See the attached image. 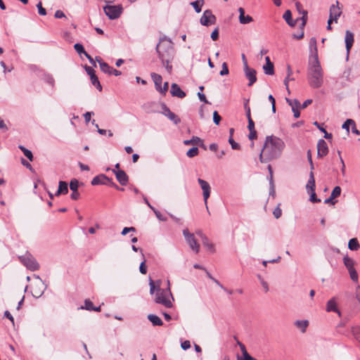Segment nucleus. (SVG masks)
<instances>
[{
	"label": "nucleus",
	"instance_id": "3",
	"mask_svg": "<svg viewBox=\"0 0 360 360\" xmlns=\"http://www.w3.org/2000/svg\"><path fill=\"white\" fill-rule=\"evenodd\" d=\"M307 79L309 85L313 89H319L323 84V71L317 54L312 60H309L307 68Z\"/></svg>",
	"mask_w": 360,
	"mask_h": 360
},
{
	"label": "nucleus",
	"instance_id": "40",
	"mask_svg": "<svg viewBox=\"0 0 360 360\" xmlns=\"http://www.w3.org/2000/svg\"><path fill=\"white\" fill-rule=\"evenodd\" d=\"M79 188V181L76 179H73L70 182V188L72 191H77Z\"/></svg>",
	"mask_w": 360,
	"mask_h": 360
},
{
	"label": "nucleus",
	"instance_id": "37",
	"mask_svg": "<svg viewBox=\"0 0 360 360\" xmlns=\"http://www.w3.org/2000/svg\"><path fill=\"white\" fill-rule=\"evenodd\" d=\"M100 68L104 73L111 75L112 68L110 67L107 63H100Z\"/></svg>",
	"mask_w": 360,
	"mask_h": 360
},
{
	"label": "nucleus",
	"instance_id": "1",
	"mask_svg": "<svg viewBox=\"0 0 360 360\" xmlns=\"http://www.w3.org/2000/svg\"><path fill=\"white\" fill-rule=\"evenodd\" d=\"M285 146L284 142L275 136H267L262 150L259 155L262 162H266L278 158Z\"/></svg>",
	"mask_w": 360,
	"mask_h": 360
},
{
	"label": "nucleus",
	"instance_id": "29",
	"mask_svg": "<svg viewBox=\"0 0 360 360\" xmlns=\"http://www.w3.org/2000/svg\"><path fill=\"white\" fill-rule=\"evenodd\" d=\"M202 243L203 245L205 248H207L209 251H210L211 252H215L214 245H213V243H211V241L209 240V238L207 236L203 237V239H202Z\"/></svg>",
	"mask_w": 360,
	"mask_h": 360
},
{
	"label": "nucleus",
	"instance_id": "8",
	"mask_svg": "<svg viewBox=\"0 0 360 360\" xmlns=\"http://www.w3.org/2000/svg\"><path fill=\"white\" fill-rule=\"evenodd\" d=\"M198 182L200 186L201 189L202 190V195L205 202V205L206 206L207 210H208L207 207V200L210 196L211 193V187L207 181L203 180L200 178L198 179Z\"/></svg>",
	"mask_w": 360,
	"mask_h": 360
},
{
	"label": "nucleus",
	"instance_id": "10",
	"mask_svg": "<svg viewBox=\"0 0 360 360\" xmlns=\"http://www.w3.org/2000/svg\"><path fill=\"white\" fill-rule=\"evenodd\" d=\"M161 113L167 117L169 120L174 122L175 124H178L180 123L181 120L176 115L174 112H172L169 108L165 103L161 104Z\"/></svg>",
	"mask_w": 360,
	"mask_h": 360
},
{
	"label": "nucleus",
	"instance_id": "16",
	"mask_svg": "<svg viewBox=\"0 0 360 360\" xmlns=\"http://www.w3.org/2000/svg\"><path fill=\"white\" fill-rule=\"evenodd\" d=\"M342 11L339 7V2L337 1L335 4H332L330 7V18H333L334 21L337 22L338 18L341 15Z\"/></svg>",
	"mask_w": 360,
	"mask_h": 360
},
{
	"label": "nucleus",
	"instance_id": "57",
	"mask_svg": "<svg viewBox=\"0 0 360 360\" xmlns=\"http://www.w3.org/2000/svg\"><path fill=\"white\" fill-rule=\"evenodd\" d=\"M135 231H136V229L134 227H133V226H131V227H124L122 229V231L121 234L123 235V236H125L129 232H135Z\"/></svg>",
	"mask_w": 360,
	"mask_h": 360
},
{
	"label": "nucleus",
	"instance_id": "50",
	"mask_svg": "<svg viewBox=\"0 0 360 360\" xmlns=\"http://www.w3.org/2000/svg\"><path fill=\"white\" fill-rule=\"evenodd\" d=\"M37 8L38 9V13L41 15H46V11L44 8L42 7L41 2H39L37 4Z\"/></svg>",
	"mask_w": 360,
	"mask_h": 360
},
{
	"label": "nucleus",
	"instance_id": "63",
	"mask_svg": "<svg viewBox=\"0 0 360 360\" xmlns=\"http://www.w3.org/2000/svg\"><path fill=\"white\" fill-rule=\"evenodd\" d=\"M168 87H169V83L167 82H166L164 83L163 86L162 87L161 86V89H159L158 91L162 94H165L166 92L168 91Z\"/></svg>",
	"mask_w": 360,
	"mask_h": 360
},
{
	"label": "nucleus",
	"instance_id": "21",
	"mask_svg": "<svg viewBox=\"0 0 360 360\" xmlns=\"http://www.w3.org/2000/svg\"><path fill=\"white\" fill-rule=\"evenodd\" d=\"M326 311L328 312L334 311L336 312L339 316H341V312L337 307V303L335 297H333L332 299L328 301L326 304Z\"/></svg>",
	"mask_w": 360,
	"mask_h": 360
},
{
	"label": "nucleus",
	"instance_id": "42",
	"mask_svg": "<svg viewBox=\"0 0 360 360\" xmlns=\"http://www.w3.org/2000/svg\"><path fill=\"white\" fill-rule=\"evenodd\" d=\"M94 304H93V302L91 301H90L89 300H86L84 301V307H81V309H84L86 310H89V311H92L94 309Z\"/></svg>",
	"mask_w": 360,
	"mask_h": 360
},
{
	"label": "nucleus",
	"instance_id": "55",
	"mask_svg": "<svg viewBox=\"0 0 360 360\" xmlns=\"http://www.w3.org/2000/svg\"><path fill=\"white\" fill-rule=\"evenodd\" d=\"M211 39L213 41H216L219 39V28H215L213 32L211 33Z\"/></svg>",
	"mask_w": 360,
	"mask_h": 360
},
{
	"label": "nucleus",
	"instance_id": "17",
	"mask_svg": "<svg viewBox=\"0 0 360 360\" xmlns=\"http://www.w3.org/2000/svg\"><path fill=\"white\" fill-rule=\"evenodd\" d=\"M295 6H296V9H297V12L300 14L302 15V16L300 17V20L302 21L301 27H304L307 23L308 13L306 10L303 9L302 5L298 1H297L295 3Z\"/></svg>",
	"mask_w": 360,
	"mask_h": 360
},
{
	"label": "nucleus",
	"instance_id": "13",
	"mask_svg": "<svg viewBox=\"0 0 360 360\" xmlns=\"http://www.w3.org/2000/svg\"><path fill=\"white\" fill-rule=\"evenodd\" d=\"M244 72L245 77L249 80L248 86H251L257 81V72L255 69L244 67Z\"/></svg>",
	"mask_w": 360,
	"mask_h": 360
},
{
	"label": "nucleus",
	"instance_id": "59",
	"mask_svg": "<svg viewBox=\"0 0 360 360\" xmlns=\"http://www.w3.org/2000/svg\"><path fill=\"white\" fill-rule=\"evenodd\" d=\"M273 214L275 217V218H276V219H278L281 217V216L282 214V211L279 207H277L274 209V210L273 212Z\"/></svg>",
	"mask_w": 360,
	"mask_h": 360
},
{
	"label": "nucleus",
	"instance_id": "54",
	"mask_svg": "<svg viewBox=\"0 0 360 360\" xmlns=\"http://www.w3.org/2000/svg\"><path fill=\"white\" fill-rule=\"evenodd\" d=\"M221 120V117L218 114L217 111H214L213 112V122H214V124L218 125L219 124Z\"/></svg>",
	"mask_w": 360,
	"mask_h": 360
},
{
	"label": "nucleus",
	"instance_id": "39",
	"mask_svg": "<svg viewBox=\"0 0 360 360\" xmlns=\"http://www.w3.org/2000/svg\"><path fill=\"white\" fill-rule=\"evenodd\" d=\"M341 188L339 186H335L331 192L330 196L331 198H335L340 195L341 194Z\"/></svg>",
	"mask_w": 360,
	"mask_h": 360
},
{
	"label": "nucleus",
	"instance_id": "43",
	"mask_svg": "<svg viewBox=\"0 0 360 360\" xmlns=\"http://www.w3.org/2000/svg\"><path fill=\"white\" fill-rule=\"evenodd\" d=\"M74 49L79 54H84L86 53V51L84 50V48L82 44L77 43L74 45Z\"/></svg>",
	"mask_w": 360,
	"mask_h": 360
},
{
	"label": "nucleus",
	"instance_id": "44",
	"mask_svg": "<svg viewBox=\"0 0 360 360\" xmlns=\"http://www.w3.org/2000/svg\"><path fill=\"white\" fill-rule=\"evenodd\" d=\"M352 124V125H354V121L353 120H351V119H347L345 123L342 124V128L345 129L347 133H349V125Z\"/></svg>",
	"mask_w": 360,
	"mask_h": 360
},
{
	"label": "nucleus",
	"instance_id": "35",
	"mask_svg": "<svg viewBox=\"0 0 360 360\" xmlns=\"http://www.w3.org/2000/svg\"><path fill=\"white\" fill-rule=\"evenodd\" d=\"M309 47L311 49V54L313 55V58L317 53V47H316V40L315 38H311L309 41Z\"/></svg>",
	"mask_w": 360,
	"mask_h": 360
},
{
	"label": "nucleus",
	"instance_id": "34",
	"mask_svg": "<svg viewBox=\"0 0 360 360\" xmlns=\"http://www.w3.org/2000/svg\"><path fill=\"white\" fill-rule=\"evenodd\" d=\"M91 79V82L92 83V84L99 91H102V86L98 80V77L96 75V74L94 75H91V77H90Z\"/></svg>",
	"mask_w": 360,
	"mask_h": 360
},
{
	"label": "nucleus",
	"instance_id": "46",
	"mask_svg": "<svg viewBox=\"0 0 360 360\" xmlns=\"http://www.w3.org/2000/svg\"><path fill=\"white\" fill-rule=\"evenodd\" d=\"M286 101L289 104V105L291 106L292 108V106H295V108H299L300 106V103L297 99L291 100L289 98H286Z\"/></svg>",
	"mask_w": 360,
	"mask_h": 360
},
{
	"label": "nucleus",
	"instance_id": "31",
	"mask_svg": "<svg viewBox=\"0 0 360 360\" xmlns=\"http://www.w3.org/2000/svg\"><path fill=\"white\" fill-rule=\"evenodd\" d=\"M343 262L348 271L354 269V261L352 258L347 256L343 258Z\"/></svg>",
	"mask_w": 360,
	"mask_h": 360
},
{
	"label": "nucleus",
	"instance_id": "45",
	"mask_svg": "<svg viewBox=\"0 0 360 360\" xmlns=\"http://www.w3.org/2000/svg\"><path fill=\"white\" fill-rule=\"evenodd\" d=\"M349 271V276L351 279L357 283L358 282V274L355 269H351Z\"/></svg>",
	"mask_w": 360,
	"mask_h": 360
},
{
	"label": "nucleus",
	"instance_id": "6",
	"mask_svg": "<svg viewBox=\"0 0 360 360\" xmlns=\"http://www.w3.org/2000/svg\"><path fill=\"white\" fill-rule=\"evenodd\" d=\"M105 15L111 20L118 18L122 11L123 8L122 5H106L103 7Z\"/></svg>",
	"mask_w": 360,
	"mask_h": 360
},
{
	"label": "nucleus",
	"instance_id": "24",
	"mask_svg": "<svg viewBox=\"0 0 360 360\" xmlns=\"http://www.w3.org/2000/svg\"><path fill=\"white\" fill-rule=\"evenodd\" d=\"M150 76H151L153 81L155 83L156 90L159 91V89H161V84H162V81L161 75H160L157 73H155V72H152L150 74Z\"/></svg>",
	"mask_w": 360,
	"mask_h": 360
},
{
	"label": "nucleus",
	"instance_id": "51",
	"mask_svg": "<svg viewBox=\"0 0 360 360\" xmlns=\"http://www.w3.org/2000/svg\"><path fill=\"white\" fill-rule=\"evenodd\" d=\"M309 193H310V198L309 200L312 202H321V200L316 197L315 191H310Z\"/></svg>",
	"mask_w": 360,
	"mask_h": 360
},
{
	"label": "nucleus",
	"instance_id": "27",
	"mask_svg": "<svg viewBox=\"0 0 360 360\" xmlns=\"http://www.w3.org/2000/svg\"><path fill=\"white\" fill-rule=\"evenodd\" d=\"M147 318L153 326H160L163 325L162 321L157 315L148 314Z\"/></svg>",
	"mask_w": 360,
	"mask_h": 360
},
{
	"label": "nucleus",
	"instance_id": "61",
	"mask_svg": "<svg viewBox=\"0 0 360 360\" xmlns=\"http://www.w3.org/2000/svg\"><path fill=\"white\" fill-rule=\"evenodd\" d=\"M181 347L184 350H187L191 347V342L189 340H185L181 342Z\"/></svg>",
	"mask_w": 360,
	"mask_h": 360
},
{
	"label": "nucleus",
	"instance_id": "14",
	"mask_svg": "<svg viewBox=\"0 0 360 360\" xmlns=\"http://www.w3.org/2000/svg\"><path fill=\"white\" fill-rule=\"evenodd\" d=\"M328 153V148L323 139H320L317 143V155L319 158L326 156Z\"/></svg>",
	"mask_w": 360,
	"mask_h": 360
},
{
	"label": "nucleus",
	"instance_id": "15",
	"mask_svg": "<svg viewBox=\"0 0 360 360\" xmlns=\"http://www.w3.org/2000/svg\"><path fill=\"white\" fill-rule=\"evenodd\" d=\"M112 171L115 174L117 180L121 185L125 186L127 184L129 178L124 170L112 169Z\"/></svg>",
	"mask_w": 360,
	"mask_h": 360
},
{
	"label": "nucleus",
	"instance_id": "33",
	"mask_svg": "<svg viewBox=\"0 0 360 360\" xmlns=\"http://www.w3.org/2000/svg\"><path fill=\"white\" fill-rule=\"evenodd\" d=\"M264 73L268 75H273L274 74V68L273 63L265 64L263 66Z\"/></svg>",
	"mask_w": 360,
	"mask_h": 360
},
{
	"label": "nucleus",
	"instance_id": "47",
	"mask_svg": "<svg viewBox=\"0 0 360 360\" xmlns=\"http://www.w3.org/2000/svg\"><path fill=\"white\" fill-rule=\"evenodd\" d=\"M229 72V71L226 63H223L221 65V70L220 71L219 75L221 76H224L228 75Z\"/></svg>",
	"mask_w": 360,
	"mask_h": 360
},
{
	"label": "nucleus",
	"instance_id": "58",
	"mask_svg": "<svg viewBox=\"0 0 360 360\" xmlns=\"http://www.w3.org/2000/svg\"><path fill=\"white\" fill-rule=\"evenodd\" d=\"M92 124L95 125V127L97 128V131L101 134V135H105L107 134V130L105 129H100L98 127V125L97 124L95 123V120H93L92 122H91Z\"/></svg>",
	"mask_w": 360,
	"mask_h": 360
},
{
	"label": "nucleus",
	"instance_id": "18",
	"mask_svg": "<svg viewBox=\"0 0 360 360\" xmlns=\"http://www.w3.org/2000/svg\"><path fill=\"white\" fill-rule=\"evenodd\" d=\"M108 181H110V179L105 176V174H99L91 180V185H107L108 184Z\"/></svg>",
	"mask_w": 360,
	"mask_h": 360
},
{
	"label": "nucleus",
	"instance_id": "62",
	"mask_svg": "<svg viewBox=\"0 0 360 360\" xmlns=\"http://www.w3.org/2000/svg\"><path fill=\"white\" fill-rule=\"evenodd\" d=\"M84 68H85L86 73L90 76V77H91V75H95V70H94L93 68H91L90 66L85 65Z\"/></svg>",
	"mask_w": 360,
	"mask_h": 360
},
{
	"label": "nucleus",
	"instance_id": "20",
	"mask_svg": "<svg viewBox=\"0 0 360 360\" xmlns=\"http://www.w3.org/2000/svg\"><path fill=\"white\" fill-rule=\"evenodd\" d=\"M239 12V22L240 24L245 25L250 23L253 21L252 17H251L249 15H245V10L243 8H238Z\"/></svg>",
	"mask_w": 360,
	"mask_h": 360
},
{
	"label": "nucleus",
	"instance_id": "36",
	"mask_svg": "<svg viewBox=\"0 0 360 360\" xmlns=\"http://www.w3.org/2000/svg\"><path fill=\"white\" fill-rule=\"evenodd\" d=\"M19 149L23 153L25 157L29 159V160H33V155L31 150L27 149L25 147L22 146H18Z\"/></svg>",
	"mask_w": 360,
	"mask_h": 360
},
{
	"label": "nucleus",
	"instance_id": "56",
	"mask_svg": "<svg viewBox=\"0 0 360 360\" xmlns=\"http://www.w3.org/2000/svg\"><path fill=\"white\" fill-rule=\"evenodd\" d=\"M229 143L231 144V148L234 150H238L240 148V146L238 143H237L236 142L234 141V140L232 139V137L231 136L229 139Z\"/></svg>",
	"mask_w": 360,
	"mask_h": 360
},
{
	"label": "nucleus",
	"instance_id": "25",
	"mask_svg": "<svg viewBox=\"0 0 360 360\" xmlns=\"http://www.w3.org/2000/svg\"><path fill=\"white\" fill-rule=\"evenodd\" d=\"M68 193V186L65 181H60L58 191L56 195L58 196L61 194H67Z\"/></svg>",
	"mask_w": 360,
	"mask_h": 360
},
{
	"label": "nucleus",
	"instance_id": "49",
	"mask_svg": "<svg viewBox=\"0 0 360 360\" xmlns=\"http://www.w3.org/2000/svg\"><path fill=\"white\" fill-rule=\"evenodd\" d=\"M154 213L155 214V216L157 217V218L161 221H166L167 220V218L166 217H165L163 214H162L160 213V212H159L158 210H157L156 209L154 210Z\"/></svg>",
	"mask_w": 360,
	"mask_h": 360
},
{
	"label": "nucleus",
	"instance_id": "30",
	"mask_svg": "<svg viewBox=\"0 0 360 360\" xmlns=\"http://www.w3.org/2000/svg\"><path fill=\"white\" fill-rule=\"evenodd\" d=\"M194 8L196 13H199L201 12L202 6L204 4V0H197L190 4Z\"/></svg>",
	"mask_w": 360,
	"mask_h": 360
},
{
	"label": "nucleus",
	"instance_id": "26",
	"mask_svg": "<svg viewBox=\"0 0 360 360\" xmlns=\"http://www.w3.org/2000/svg\"><path fill=\"white\" fill-rule=\"evenodd\" d=\"M294 324L304 333L306 332L307 328L309 326V321L307 320H297L295 321Z\"/></svg>",
	"mask_w": 360,
	"mask_h": 360
},
{
	"label": "nucleus",
	"instance_id": "38",
	"mask_svg": "<svg viewBox=\"0 0 360 360\" xmlns=\"http://www.w3.org/2000/svg\"><path fill=\"white\" fill-rule=\"evenodd\" d=\"M198 153H199V150H198V147H193L187 151L186 155L188 158H193V157L198 155Z\"/></svg>",
	"mask_w": 360,
	"mask_h": 360
},
{
	"label": "nucleus",
	"instance_id": "53",
	"mask_svg": "<svg viewBox=\"0 0 360 360\" xmlns=\"http://www.w3.org/2000/svg\"><path fill=\"white\" fill-rule=\"evenodd\" d=\"M307 159H308V161L309 162V165H310V172H313V170L314 169V163H313V161H312V158H311V150H309L307 151Z\"/></svg>",
	"mask_w": 360,
	"mask_h": 360
},
{
	"label": "nucleus",
	"instance_id": "41",
	"mask_svg": "<svg viewBox=\"0 0 360 360\" xmlns=\"http://www.w3.org/2000/svg\"><path fill=\"white\" fill-rule=\"evenodd\" d=\"M352 332L355 339L360 342V327L356 326L352 328Z\"/></svg>",
	"mask_w": 360,
	"mask_h": 360
},
{
	"label": "nucleus",
	"instance_id": "48",
	"mask_svg": "<svg viewBox=\"0 0 360 360\" xmlns=\"http://www.w3.org/2000/svg\"><path fill=\"white\" fill-rule=\"evenodd\" d=\"M283 18L285 19V20L286 21V22L288 24V25H291L290 23V20H291L292 18V13L290 12V10H287L284 14H283Z\"/></svg>",
	"mask_w": 360,
	"mask_h": 360
},
{
	"label": "nucleus",
	"instance_id": "5",
	"mask_svg": "<svg viewBox=\"0 0 360 360\" xmlns=\"http://www.w3.org/2000/svg\"><path fill=\"white\" fill-rule=\"evenodd\" d=\"M19 259L22 264L30 271H34L39 269V264L36 259L29 252L20 256Z\"/></svg>",
	"mask_w": 360,
	"mask_h": 360
},
{
	"label": "nucleus",
	"instance_id": "52",
	"mask_svg": "<svg viewBox=\"0 0 360 360\" xmlns=\"http://www.w3.org/2000/svg\"><path fill=\"white\" fill-rule=\"evenodd\" d=\"M44 80H45V82L46 83H48L51 86H54L55 80H54L53 77L51 75H46L45 78H44Z\"/></svg>",
	"mask_w": 360,
	"mask_h": 360
},
{
	"label": "nucleus",
	"instance_id": "32",
	"mask_svg": "<svg viewBox=\"0 0 360 360\" xmlns=\"http://www.w3.org/2000/svg\"><path fill=\"white\" fill-rule=\"evenodd\" d=\"M238 345L241 349L244 360H253V358L248 353L245 346L239 341L238 342Z\"/></svg>",
	"mask_w": 360,
	"mask_h": 360
},
{
	"label": "nucleus",
	"instance_id": "2",
	"mask_svg": "<svg viewBox=\"0 0 360 360\" xmlns=\"http://www.w3.org/2000/svg\"><path fill=\"white\" fill-rule=\"evenodd\" d=\"M156 51L158 57L162 61V65L169 73L172 72V65L170 62L173 59L174 47L173 43L170 39L164 37L160 39L159 44L156 46Z\"/></svg>",
	"mask_w": 360,
	"mask_h": 360
},
{
	"label": "nucleus",
	"instance_id": "60",
	"mask_svg": "<svg viewBox=\"0 0 360 360\" xmlns=\"http://www.w3.org/2000/svg\"><path fill=\"white\" fill-rule=\"evenodd\" d=\"M146 260H143L139 266V271L142 274H146L147 273V268L145 264Z\"/></svg>",
	"mask_w": 360,
	"mask_h": 360
},
{
	"label": "nucleus",
	"instance_id": "64",
	"mask_svg": "<svg viewBox=\"0 0 360 360\" xmlns=\"http://www.w3.org/2000/svg\"><path fill=\"white\" fill-rule=\"evenodd\" d=\"M355 297L356 298L358 302L360 303V285H357L356 287Z\"/></svg>",
	"mask_w": 360,
	"mask_h": 360
},
{
	"label": "nucleus",
	"instance_id": "23",
	"mask_svg": "<svg viewBox=\"0 0 360 360\" xmlns=\"http://www.w3.org/2000/svg\"><path fill=\"white\" fill-rule=\"evenodd\" d=\"M184 144L186 146H190V145L203 146V141L200 138H199L198 136H193L192 139H191L184 140Z\"/></svg>",
	"mask_w": 360,
	"mask_h": 360
},
{
	"label": "nucleus",
	"instance_id": "19",
	"mask_svg": "<svg viewBox=\"0 0 360 360\" xmlns=\"http://www.w3.org/2000/svg\"><path fill=\"white\" fill-rule=\"evenodd\" d=\"M170 93L172 96L178 97L180 98H184L186 96V93L181 90L177 84L175 83L172 84Z\"/></svg>",
	"mask_w": 360,
	"mask_h": 360
},
{
	"label": "nucleus",
	"instance_id": "28",
	"mask_svg": "<svg viewBox=\"0 0 360 360\" xmlns=\"http://www.w3.org/2000/svg\"><path fill=\"white\" fill-rule=\"evenodd\" d=\"M348 248L352 251H356L360 248V245L357 238H354L349 240Z\"/></svg>",
	"mask_w": 360,
	"mask_h": 360
},
{
	"label": "nucleus",
	"instance_id": "7",
	"mask_svg": "<svg viewBox=\"0 0 360 360\" xmlns=\"http://www.w3.org/2000/svg\"><path fill=\"white\" fill-rule=\"evenodd\" d=\"M183 235L191 249L195 253H198L200 251V245L197 242L194 234L190 233L188 229H185L183 230Z\"/></svg>",
	"mask_w": 360,
	"mask_h": 360
},
{
	"label": "nucleus",
	"instance_id": "12",
	"mask_svg": "<svg viewBox=\"0 0 360 360\" xmlns=\"http://www.w3.org/2000/svg\"><path fill=\"white\" fill-rule=\"evenodd\" d=\"M354 34L350 32L349 30H346L345 32V47L347 50V59L349 58L350 50L353 46L354 44Z\"/></svg>",
	"mask_w": 360,
	"mask_h": 360
},
{
	"label": "nucleus",
	"instance_id": "11",
	"mask_svg": "<svg viewBox=\"0 0 360 360\" xmlns=\"http://www.w3.org/2000/svg\"><path fill=\"white\" fill-rule=\"evenodd\" d=\"M35 278L39 280V283H37L32 290V295L37 298L40 297L46 289V285L42 281L39 276H35Z\"/></svg>",
	"mask_w": 360,
	"mask_h": 360
},
{
	"label": "nucleus",
	"instance_id": "9",
	"mask_svg": "<svg viewBox=\"0 0 360 360\" xmlns=\"http://www.w3.org/2000/svg\"><path fill=\"white\" fill-rule=\"evenodd\" d=\"M201 25L204 26H209L213 25L216 22V17L212 14L211 10H205L200 19Z\"/></svg>",
	"mask_w": 360,
	"mask_h": 360
},
{
	"label": "nucleus",
	"instance_id": "4",
	"mask_svg": "<svg viewBox=\"0 0 360 360\" xmlns=\"http://www.w3.org/2000/svg\"><path fill=\"white\" fill-rule=\"evenodd\" d=\"M160 283L161 281L158 280L157 281L156 283H155L154 281L150 278V293L153 295L154 294L155 290H156L155 302L158 304H162L165 307L171 308L173 305L170 298L172 300L174 298L170 290L169 281H167L168 286L166 289L160 288Z\"/></svg>",
	"mask_w": 360,
	"mask_h": 360
},
{
	"label": "nucleus",
	"instance_id": "22",
	"mask_svg": "<svg viewBox=\"0 0 360 360\" xmlns=\"http://www.w3.org/2000/svg\"><path fill=\"white\" fill-rule=\"evenodd\" d=\"M315 187H316V184H315V179H314V172H310L309 175V180L306 185V189H307V192L309 193L310 191H314Z\"/></svg>",
	"mask_w": 360,
	"mask_h": 360
}]
</instances>
